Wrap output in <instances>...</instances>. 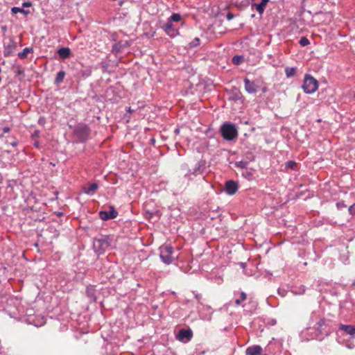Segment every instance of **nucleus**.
Segmentation results:
<instances>
[{"label": "nucleus", "mask_w": 355, "mask_h": 355, "mask_svg": "<svg viewBox=\"0 0 355 355\" xmlns=\"http://www.w3.org/2000/svg\"><path fill=\"white\" fill-rule=\"evenodd\" d=\"M243 175L245 177L250 178L252 175V173L249 171H246L245 173H243Z\"/></svg>", "instance_id": "obj_40"}, {"label": "nucleus", "mask_w": 355, "mask_h": 355, "mask_svg": "<svg viewBox=\"0 0 355 355\" xmlns=\"http://www.w3.org/2000/svg\"><path fill=\"white\" fill-rule=\"evenodd\" d=\"M347 248H348V246H347V243H343L340 245V248H338V250L341 252L340 255L339 257V259L343 263H345L349 259V256H348L349 252L347 250Z\"/></svg>", "instance_id": "obj_15"}, {"label": "nucleus", "mask_w": 355, "mask_h": 355, "mask_svg": "<svg viewBox=\"0 0 355 355\" xmlns=\"http://www.w3.org/2000/svg\"><path fill=\"white\" fill-rule=\"evenodd\" d=\"M254 159V155L253 154H250V157H248V160H241L239 162H236L234 163V166L236 168L245 169L247 168L249 163Z\"/></svg>", "instance_id": "obj_16"}, {"label": "nucleus", "mask_w": 355, "mask_h": 355, "mask_svg": "<svg viewBox=\"0 0 355 355\" xmlns=\"http://www.w3.org/2000/svg\"><path fill=\"white\" fill-rule=\"evenodd\" d=\"M275 342V340L274 338H272V340L271 341H270L269 344L268 345V347L270 348L273 345V343Z\"/></svg>", "instance_id": "obj_42"}, {"label": "nucleus", "mask_w": 355, "mask_h": 355, "mask_svg": "<svg viewBox=\"0 0 355 355\" xmlns=\"http://www.w3.org/2000/svg\"><path fill=\"white\" fill-rule=\"evenodd\" d=\"M245 83V89L249 94H255L258 91V86L255 84L254 82L250 81L248 78H245L244 80Z\"/></svg>", "instance_id": "obj_14"}, {"label": "nucleus", "mask_w": 355, "mask_h": 355, "mask_svg": "<svg viewBox=\"0 0 355 355\" xmlns=\"http://www.w3.org/2000/svg\"><path fill=\"white\" fill-rule=\"evenodd\" d=\"M179 132H180V129L179 128H175V130H174V133L175 135H178V134H179Z\"/></svg>", "instance_id": "obj_43"}, {"label": "nucleus", "mask_w": 355, "mask_h": 355, "mask_svg": "<svg viewBox=\"0 0 355 355\" xmlns=\"http://www.w3.org/2000/svg\"><path fill=\"white\" fill-rule=\"evenodd\" d=\"M10 128L9 127H4V128H3V132L4 133H8V132H10Z\"/></svg>", "instance_id": "obj_41"}, {"label": "nucleus", "mask_w": 355, "mask_h": 355, "mask_svg": "<svg viewBox=\"0 0 355 355\" xmlns=\"http://www.w3.org/2000/svg\"><path fill=\"white\" fill-rule=\"evenodd\" d=\"M336 207L338 208V209H341L343 208H345V209H348V207L347 205H345L344 203V202H336Z\"/></svg>", "instance_id": "obj_35"}, {"label": "nucleus", "mask_w": 355, "mask_h": 355, "mask_svg": "<svg viewBox=\"0 0 355 355\" xmlns=\"http://www.w3.org/2000/svg\"><path fill=\"white\" fill-rule=\"evenodd\" d=\"M354 289L355 290V284H354Z\"/></svg>", "instance_id": "obj_49"}, {"label": "nucleus", "mask_w": 355, "mask_h": 355, "mask_svg": "<svg viewBox=\"0 0 355 355\" xmlns=\"http://www.w3.org/2000/svg\"><path fill=\"white\" fill-rule=\"evenodd\" d=\"M239 189L238 184L234 180H227L225 183V191L230 196L234 195Z\"/></svg>", "instance_id": "obj_12"}, {"label": "nucleus", "mask_w": 355, "mask_h": 355, "mask_svg": "<svg viewBox=\"0 0 355 355\" xmlns=\"http://www.w3.org/2000/svg\"><path fill=\"white\" fill-rule=\"evenodd\" d=\"M11 12L12 14H17L18 12L22 13L24 15H28L30 14L29 10H25L24 8H19V7H12L11 8Z\"/></svg>", "instance_id": "obj_22"}, {"label": "nucleus", "mask_w": 355, "mask_h": 355, "mask_svg": "<svg viewBox=\"0 0 355 355\" xmlns=\"http://www.w3.org/2000/svg\"><path fill=\"white\" fill-rule=\"evenodd\" d=\"M297 71L296 67H286L285 68V73L287 78H291L295 75Z\"/></svg>", "instance_id": "obj_25"}, {"label": "nucleus", "mask_w": 355, "mask_h": 355, "mask_svg": "<svg viewBox=\"0 0 355 355\" xmlns=\"http://www.w3.org/2000/svg\"><path fill=\"white\" fill-rule=\"evenodd\" d=\"M262 352V348L259 345L249 347L245 350L246 355H259Z\"/></svg>", "instance_id": "obj_17"}, {"label": "nucleus", "mask_w": 355, "mask_h": 355, "mask_svg": "<svg viewBox=\"0 0 355 355\" xmlns=\"http://www.w3.org/2000/svg\"><path fill=\"white\" fill-rule=\"evenodd\" d=\"M122 45L121 43H116L112 46V52L119 53L121 51Z\"/></svg>", "instance_id": "obj_33"}, {"label": "nucleus", "mask_w": 355, "mask_h": 355, "mask_svg": "<svg viewBox=\"0 0 355 355\" xmlns=\"http://www.w3.org/2000/svg\"><path fill=\"white\" fill-rule=\"evenodd\" d=\"M243 61H244V58L243 55H234L232 59V63L235 65H240L241 64H242L243 62Z\"/></svg>", "instance_id": "obj_26"}, {"label": "nucleus", "mask_w": 355, "mask_h": 355, "mask_svg": "<svg viewBox=\"0 0 355 355\" xmlns=\"http://www.w3.org/2000/svg\"><path fill=\"white\" fill-rule=\"evenodd\" d=\"M299 44L302 46H306L307 45H309L310 44V42L309 40V39L306 37H301V39L299 41Z\"/></svg>", "instance_id": "obj_32"}, {"label": "nucleus", "mask_w": 355, "mask_h": 355, "mask_svg": "<svg viewBox=\"0 0 355 355\" xmlns=\"http://www.w3.org/2000/svg\"><path fill=\"white\" fill-rule=\"evenodd\" d=\"M32 6V3L30 1H26L22 3L23 7H31Z\"/></svg>", "instance_id": "obj_39"}, {"label": "nucleus", "mask_w": 355, "mask_h": 355, "mask_svg": "<svg viewBox=\"0 0 355 355\" xmlns=\"http://www.w3.org/2000/svg\"><path fill=\"white\" fill-rule=\"evenodd\" d=\"M269 2V0H261L259 3H254L253 6H255L257 11L259 14H262L266 8L267 3Z\"/></svg>", "instance_id": "obj_20"}, {"label": "nucleus", "mask_w": 355, "mask_h": 355, "mask_svg": "<svg viewBox=\"0 0 355 355\" xmlns=\"http://www.w3.org/2000/svg\"><path fill=\"white\" fill-rule=\"evenodd\" d=\"M297 166V163L295 161L291 160L285 163L286 168L295 170Z\"/></svg>", "instance_id": "obj_31"}, {"label": "nucleus", "mask_w": 355, "mask_h": 355, "mask_svg": "<svg viewBox=\"0 0 355 355\" xmlns=\"http://www.w3.org/2000/svg\"><path fill=\"white\" fill-rule=\"evenodd\" d=\"M247 295L245 292H241L240 296L239 298L236 299L235 300V304L239 306L241 304V302L245 301L246 300Z\"/></svg>", "instance_id": "obj_27"}, {"label": "nucleus", "mask_w": 355, "mask_h": 355, "mask_svg": "<svg viewBox=\"0 0 355 355\" xmlns=\"http://www.w3.org/2000/svg\"><path fill=\"white\" fill-rule=\"evenodd\" d=\"M206 162L205 160L198 161L195 165L193 169H189L187 173L184 175V177L187 179H190V175L198 176L203 174L205 171Z\"/></svg>", "instance_id": "obj_8"}, {"label": "nucleus", "mask_w": 355, "mask_h": 355, "mask_svg": "<svg viewBox=\"0 0 355 355\" xmlns=\"http://www.w3.org/2000/svg\"><path fill=\"white\" fill-rule=\"evenodd\" d=\"M192 336L193 332L190 329H182L179 331L177 335V338L180 341H189L192 338Z\"/></svg>", "instance_id": "obj_13"}, {"label": "nucleus", "mask_w": 355, "mask_h": 355, "mask_svg": "<svg viewBox=\"0 0 355 355\" xmlns=\"http://www.w3.org/2000/svg\"><path fill=\"white\" fill-rule=\"evenodd\" d=\"M220 132L223 139L226 141H232L237 138L238 130L234 124L225 122L220 126Z\"/></svg>", "instance_id": "obj_6"}, {"label": "nucleus", "mask_w": 355, "mask_h": 355, "mask_svg": "<svg viewBox=\"0 0 355 355\" xmlns=\"http://www.w3.org/2000/svg\"><path fill=\"white\" fill-rule=\"evenodd\" d=\"M227 94L229 95V100L232 101H241L242 103L244 101L245 98L243 96L241 90L235 87H232L228 91Z\"/></svg>", "instance_id": "obj_9"}, {"label": "nucleus", "mask_w": 355, "mask_h": 355, "mask_svg": "<svg viewBox=\"0 0 355 355\" xmlns=\"http://www.w3.org/2000/svg\"><path fill=\"white\" fill-rule=\"evenodd\" d=\"M250 154H252V153H249L246 154V157H245V160H248V157H250Z\"/></svg>", "instance_id": "obj_44"}, {"label": "nucleus", "mask_w": 355, "mask_h": 355, "mask_svg": "<svg viewBox=\"0 0 355 355\" xmlns=\"http://www.w3.org/2000/svg\"><path fill=\"white\" fill-rule=\"evenodd\" d=\"M73 133L79 142L85 143L89 137L91 130L88 125L80 123L74 127Z\"/></svg>", "instance_id": "obj_5"}, {"label": "nucleus", "mask_w": 355, "mask_h": 355, "mask_svg": "<svg viewBox=\"0 0 355 355\" xmlns=\"http://www.w3.org/2000/svg\"><path fill=\"white\" fill-rule=\"evenodd\" d=\"M162 29L171 38H174L180 34L178 29L171 21H167L164 24Z\"/></svg>", "instance_id": "obj_11"}, {"label": "nucleus", "mask_w": 355, "mask_h": 355, "mask_svg": "<svg viewBox=\"0 0 355 355\" xmlns=\"http://www.w3.org/2000/svg\"><path fill=\"white\" fill-rule=\"evenodd\" d=\"M180 19H181V16L180 14L173 13L167 21H171V23L173 24V22H174V21L178 22V21H180Z\"/></svg>", "instance_id": "obj_29"}, {"label": "nucleus", "mask_w": 355, "mask_h": 355, "mask_svg": "<svg viewBox=\"0 0 355 355\" xmlns=\"http://www.w3.org/2000/svg\"><path fill=\"white\" fill-rule=\"evenodd\" d=\"M178 251L179 249H174L170 245H162L159 248V257L164 263L169 265L178 259L179 257Z\"/></svg>", "instance_id": "obj_3"}, {"label": "nucleus", "mask_w": 355, "mask_h": 355, "mask_svg": "<svg viewBox=\"0 0 355 355\" xmlns=\"http://www.w3.org/2000/svg\"><path fill=\"white\" fill-rule=\"evenodd\" d=\"M62 213H61V212L58 213V215H59V216H60V215H62Z\"/></svg>", "instance_id": "obj_48"}, {"label": "nucleus", "mask_w": 355, "mask_h": 355, "mask_svg": "<svg viewBox=\"0 0 355 355\" xmlns=\"http://www.w3.org/2000/svg\"><path fill=\"white\" fill-rule=\"evenodd\" d=\"M17 140L15 139V138H12V141L10 142V144L13 146V147H15L17 146Z\"/></svg>", "instance_id": "obj_37"}, {"label": "nucleus", "mask_w": 355, "mask_h": 355, "mask_svg": "<svg viewBox=\"0 0 355 355\" xmlns=\"http://www.w3.org/2000/svg\"><path fill=\"white\" fill-rule=\"evenodd\" d=\"M98 185L97 183H92L85 189V192L87 194H93L94 191L98 189Z\"/></svg>", "instance_id": "obj_23"}, {"label": "nucleus", "mask_w": 355, "mask_h": 355, "mask_svg": "<svg viewBox=\"0 0 355 355\" xmlns=\"http://www.w3.org/2000/svg\"><path fill=\"white\" fill-rule=\"evenodd\" d=\"M16 48V43L10 40V44L5 46L3 54L5 57L10 56L13 50Z\"/></svg>", "instance_id": "obj_19"}, {"label": "nucleus", "mask_w": 355, "mask_h": 355, "mask_svg": "<svg viewBox=\"0 0 355 355\" xmlns=\"http://www.w3.org/2000/svg\"><path fill=\"white\" fill-rule=\"evenodd\" d=\"M331 334L330 328L324 320H320L314 327H309L302 331L301 336L306 340H322Z\"/></svg>", "instance_id": "obj_2"}, {"label": "nucleus", "mask_w": 355, "mask_h": 355, "mask_svg": "<svg viewBox=\"0 0 355 355\" xmlns=\"http://www.w3.org/2000/svg\"><path fill=\"white\" fill-rule=\"evenodd\" d=\"M355 325L340 324L336 331L337 342L349 349L355 348Z\"/></svg>", "instance_id": "obj_1"}, {"label": "nucleus", "mask_w": 355, "mask_h": 355, "mask_svg": "<svg viewBox=\"0 0 355 355\" xmlns=\"http://www.w3.org/2000/svg\"><path fill=\"white\" fill-rule=\"evenodd\" d=\"M302 87L305 93L311 94L317 90L318 83L317 80L310 74H306Z\"/></svg>", "instance_id": "obj_7"}, {"label": "nucleus", "mask_w": 355, "mask_h": 355, "mask_svg": "<svg viewBox=\"0 0 355 355\" xmlns=\"http://www.w3.org/2000/svg\"><path fill=\"white\" fill-rule=\"evenodd\" d=\"M112 239L110 236L100 235L93 240V250L97 255L103 254L111 245Z\"/></svg>", "instance_id": "obj_4"}, {"label": "nucleus", "mask_w": 355, "mask_h": 355, "mask_svg": "<svg viewBox=\"0 0 355 355\" xmlns=\"http://www.w3.org/2000/svg\"><path fill=\"white\" fill-rule=\"evenodd\" d=\"M33 49L32 48L26 47V48L24 49V50L21 52L18 53V57L20 59H25L29 53H33Z\"/></svg>", "instance_id": "obj_24"}, {"label": "nucleus", "mask_w": 355, "mask_h": 355, "mask_svg": "<svg viewBox=\"0 0 355 355\" xmlns=\"http://www.w3.org/2000/svg\"><path fill=\"white\" fill-rule=\"evenodd\" d=\"M86 293H87V296L90 299H92L94 301L96 300V295H95V292H94V288H87Z\"/></svg>", "instance_id": "obj_30"}, {"label": "nucleus", "mask_w": 355, "mask_h": 355, "mask_svg": "<svg viewBox=\"0 0 355 355\" xmlns=\"http://www.w3.org/2000/svg\"><path fill=\"white\" fill-rule=\"evenodd\" d=\"M57 53L62 59H66L71 55V50L68 47H62L57 51Z\"/></svg>", "instance_id": "obj_18"}, {"label": "nucleus", "mask_w": 355, "mask_h": 355, "mask_svg": "<svg viewBox=\"0 0 355 355\" xmlns=\"http://www.w3.org/2000/svg\"><path fill=\"white\" fill-rule=\"evenodd\" d=\"M226 17L227 20H232L234 17V15L231 12H228Z\"/></svg>", "instance_id": "obj_38"}, {"label": "nucleus", "mask_w": 355, "mask_h": 355, "mask_svg": "<svg viewBox=\"0 0 355 355\" xmlns=\"http://www.w3.org/2000/svg\"><path fill=\"white\" fill-rule=\"evenodd\" d=\"M347 211L349 215L355 216V203L348 207Z\"/></svg>", "instance_id": "obj_34"}, {"label": "nucleus", "mask_w": 355, "mask_h": 355, "mask_svg": "<svg viewBox=\"0 0 355 355\" xmlns=\"http://www.w3.org/2000/svg\"><path fill=\"white\" fill-rule=\"evenodd\" d=\"M275 323H276V321H275V320L272 321V324H275Z\"/></svg>", "instance_id": "obj_47"}, {"label": "nucleus", "mask_w": 355, "mask_h": 355, "mask_svg": "<svg viewBox=\"0 0 355 355\" xmlns=\"http://www.w3.org/2000/svg\"><path fill=\"white\" fill-rule=\"evenodd\" d=\"M65 75H66V73H65L64 71H63V70L60 71L57 73L56 77H55V78L54 80V84L56 85H58L61 83H62L63 80H64V78L65 77Z\"/></svg>", "instance_id": "obj_21"}, {"label": "nucleus", "mask_w": 355, "mask_h": 355, "mask_svg": "<svg viewBox=\"0 0 355 355\" xmlns=\"http://www.w3.org/2000/svg\"><path fill=\"white\" fill-rule=\"evenodd\" d=\"M45 323V322H42L40 323H37L35 324V326L38 327V326H42V324H44Z\"/></svg>", "instance_id": "obj_45"}, {"label": "nucleus", "mask_w": 355, "mask_h": 355, "mask_svg": "<svg viewBox=\"0 0 355 355\" xmlns=\"http://www.w3.org/2000/svg\"><path fill=\"white\" fill-rule=\"evenodd\" d=\"M98 215L101 220H108L116 218L118 216V211L113 206H110L109 210L100 211Z\"/></svg>", "instance_id": "obj_10"}, {"label": "nucleus", "mask_w": 355, "mask_h": 355, "mask_svg": "<svg viewBox=\"0 0 355 355\" xmlns=\"http://www.w3.org/2000/svg\"><path fill=\"white\" fill-rule=\"evenodd\" d=\"M200 38L199 37H195L191 42H190L188 44V47L189 49H193V48L198 46L200 45Z\"/></svg>", "instance_id": "obj_28"}, {"label": "nucleus", "mask_w": 355, "mask_h": 355, "mask_svg": "<svg viewBox=\"0 0 355 355\" xmlns=\"http://www.w3.org/2000/svg\"><path fill=\"white\" fill-rule=\"evenodd\" d=\"M194 293V295H195V298L197 300V301L198 302H200V301L202 300V296L201 294H199V293H196L195 292H193Z\"/></svg>", "instance_id": "obj_36"}, {"label": "nucleus", "mask_w": 355, "mask_h": 355, "mask_svg": "<svg viewBox=\"0 0 355 355\" xmlns=\"http://www.w3.org/2000/svg\"><path fill=\"white\" fill-rule=\"evenodd\" d=\"M127 111L129 112H132V110H131L130 107H129L128 108Z\"/></svg>", "instance_id": "obj_46"}]
</instances>
